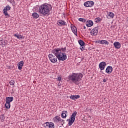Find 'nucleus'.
<instances>
[{"instance_id":"1","label":"nucleus","mask_w":128,"mask_h":128,"mask_svg":"<svg viewBox=\"0 0 128 128\" xmlns=\"http://www.w3.org/2000/svg\"><path fill=\"white\" fill-rule=\"evenodd\" d=\"M66 47L64 48H57L52 50V54H54L58 56V60H66L68 57L66 54ZM62 50L63 52H62Z\"/></svg>"},{"instance_id":"2","label":"nucleus","mask_w":128,"mask_h":128,"mask_svg":"<svg viewBox=\"0 0 128 128\" xmlns=\"http://www.w3.org/2000/svg\"><path fill=\"white\" fill-rule=\"evenodd\" d=\"M52 8V5L46 3L39 6L38 12L42 16H48Z\"/></svg>"},{"instance_id":"3","label":"nucleus","mask_w":128,"mask_h":128,"mask_svg":"<svg viewBox=\"0 0 128 128\" xmlns=\"http://www.w3.org/2000/svg\"><path fill=\"white\" fill-rule=\"evenodd\" d=\"M83 75L82 73H72V74H70L68 76L69 80H70L75 84H78V82H80L82 78Z\"/></svg>"},{"instance_id":"4","label":"nucleus","mask_w":128,"mask_h":128,"mask_svg":"<svg viewBox=\"0 0 128 128\" xmlns=\"http://www.w3.org/2000/svg\"><path fill=\"white\" fill-rule=\"evenodd\" d=\"M78 114V112L76 111L74 112L72 116H70V118L66 120L67 122H68V124L70 126L74 122V120H76V114Z\"/></svg>"},{"instance_id":"5","label":"nucleus","mask_w":128,"mask_h":128,"mask_svg":"<svg viewBox=\"0 0 128 128\" xmlns=\"http://www.w3.org/2000/svg\"><path fill=\"white\" fill-rule=\"evenodd\" d=\"M53 54H54V56L52 55V54H49L48 58L51 62L56 64V62H58V56H56V54L54 53Z\"/></svg>"},{"instance_id":"6","label":"nucleus","mask_w":128,"mask_h":128,"mask_svg":"<svg viewBox=\"0 0 128 128\" xmlns=\"http://www.w3.org/2000/svg\"><path fill=\"white\" fill-rule=\"evenodd\" d=\"M44 126L46 128H54V124L52 122H46Z\"/></svg>"},{"instance_id":"7","label":"nucleus","mask_w":128,"mask_h":128,"mask_svg":"<svg viewBox=\"0 0 128 128\" xmlns=\"http://www.w3.org/2000/svg\"><path fill=\"white\" fill-rule=\"evenodd\" d=\"M94 2L92 1H87L84 3V6L86 8L94 6Z\"/></svg>"},{"instance_id":"8","label":"nucleus","mask_w":128,"mask_h":128,"mask_svg":"<svg viewBox=\"0 0 128 128\" xmlns=\"http://www.w3.org/2000/svg\"><path fill=\"white\" fill-rule=\"evenodd\" d=\"M57 24H58V26H68V24H66V22H64V20H60L57 22Z\"/></svg>"},{"instance_id":"9","label":"nucleus","mask_w":128,"mask_h":128,"mask_svg":"<svg viewBox=\"0 0 128 128\" xmlns=\"http://www.w3.org/2000/svg\"><path fill=\"white\" fill-rule=\"evenodd\" d=\"M98 32V27H95L90 31L92 36H94V34L96 36Z\"/></svg>"},{"instance_id":"10","label":"nucleus","mask_w":128,"mask_h":128,"mask_svg":"<svg viewBox=\"0 0 128 128\" xmlns=\"http://www.w3.org/2000/svg\"><path fill=\"white\" fill-rule=\"evenodd\" d=\"M106 62H101L99 64V68L101 70H104V68H106Z\"/></svg>"},{"instance_id":"11","label":"nucleus","mask_w":128,"mask_h":128,"mask_svg":"<svg viewBox=\"0 0 128 128\" xmlns=\"http://www.w3.org/2000/svg\"><path fill=\"white\" fill-rule=\"evenodd\" d=\"M24 60L18 62V69H19L20 70H22V66H24Z\"/></svg>"},{"instance_id":"12","label":"nucleus","mask_w":128,"mask_h":128,"mask_svg":"<svg viewBox=\"0 0 128 128\" xmlns=\"http://www.w3.org/2000/svg\"><path fill=\"white\" fill-rule=\"evenodd\" d=\"M71 29L72 32H74V34H75V36H78V30L76 29V26H71Z\"/></svg>"},{"instance_id":"13","label":"nucleus","mask_w":128,"mask_h":128,"mask_svg":"<svg viewBox=\"0 0 128 128\" xmlns=\"http://www.w3.org/2000/svg\"><path fill=\"white\" fill-rule=\"evenodd\" d=\"M112 66H108L106 70V72L107 74H112Z\"/></svg>"},{"instance_id":"14","label":"nucleus","mask_w":128,"mask_h":128,"mask_svg":"<svg viewBox=\"0 0 128 128\" xmlns=\"http://www.w3.org/2000/svg\"><path fill=\"white\" fill-rule=\"evenodd\" d=\"M86 26L90 28V26H94V22L91 20H88L86 22Z\"/></svg>"},{"instance_id":"15","label":"nucleus","mask_w":128,"mask_h":128,"mask_svg":"<svg viewBox=\"0 0 128 128\" xmlns=\"http://www.w3.org/2000/svg\"><path fill=\"white\" fill-rule=\"evenodd\" d=\"M12 100H14V97L12 96L6 97V102H8L9 104H10Z\"/></svg>"},{"instance_id":"16","label":"nucleus","mask_w":128,"mask_h":128,"mask_svg":"<svg viewBox=\"0 0 128 128\" xmlns=\"http://www.w3.org/2000/svg\"><path fill=\"white\" fill-rule=\"evenodd\" d=\"M114 46L118 50V48H120V42H116L114 43Z\"/></svg>"},{"instance_id":"17","label":"nucleus","mask_w":128,"mask_h":128,"mask_svg":"<svg viewBox=\"0 0 128 128\" xmlns=\"http://www.w3.org/2000/svg\"><path fill=\"white\" fill-rule=\"evenodd\" d=\"M96 42H98V44H108V42L106 40H98Z\"/></svg>"},{"instance_id":"18","label":"nucleus","mask_w":128,"mask_h":128,"mask_svg":"<svg viewBox=\"0 0 128 128\" xmlns=\"http://www.w3.org/2000/svg\"><path fill=\"white\" fill-rule=\"evenodd\" d=\"M53 120H54V122H56V124H58L60 122V117L56 116L53 118Z\"/></svg>"},{"instance_id":"19","label":"nucleus","mask_w":128,"mask_h":128,"mask_svg":"<svg viewBox=\"0 0 128 128\" xmlns=\"http://www.w3.org/2000/svg\"><path fill=\"white\" fill-rule=\"evenodd\" d=\"M114 14L112 13V12H110L108 16H106L107 18H114Z\"/></svg>"},{"instance_id":"20","label":"nucleus","mask_w":128,"mask_h":128,"mask_svg":"<svg viewBox=\"0 0 128 128\" xmlns=\"http://www.w3.org/2000/svg\"><path fill=\"white\" fill-rule=\"evenodd\" d=\"M2 12L6 18H10V15L8 13V11H6V10H3Z\"/></svg>"},{"instance_id":"21","label":"nucleus","mask_w":128,"mask_h":128,"mask_svg":"<svg viewBox=\"0 0 128 128\" xmlns=\"http://www.w3.org/2000/svg\"><path fill=\"white\" fill-rule=\"evenodd\" d=\"M32 16L34 18H40V14L37 12H34L32 14Z\"/></svg>"},{"instance_id":"22","label":"nucleus","mask_w":128,"mask_h":128,"mask_svg":"<svg viewBox=\"0 0 128 128\" xmlns=\"http://www.w3.org/2000/svg\"><path fill=\"white\" fill-rule=\"evenodd\" d=\"M68 112L67 111H64L62 114H61V116L62 118H66V114H67Z\"/></svg>"},{"instance_id":"23","label":"nucleus","mask_w":128,"mask_h":128,"mask_svg":"<svg viewBox=\"0 0 128 128\" xmlns=\"http://www.w3.org/2000/svg\"><path fill=\"white\" fill-rule=\"evenodd\" d=\"M14 36H16L18 40H22V38H24V37H22V35H20L18 34H14Z\"/></svg>"},{"instance_id":"24","label":"nucleus","mask_w":128,"mask_h":128,"mask_svg":"<svg viewBox=\"0 0 128 128\" xmlns=\"http://www.w3.org/2000/svg\"><path fill=\"white\" fill-rule=\"evenodd\" d=\"M78 44L81 46H84L86 44V43L82 40H79Z\"/></svg>"},{"instance_id":"25","label":"nucleus","mask_w":128,"mask_h":128,"mask_svg":"<svg viewBox=\"0 0 128 128\" xmlns=\"http://www.w3.org/2000/svg\"><path fill=\"white\" fill-rule=\"evenodd\" d=\"M10 8H12L10 6L8 5L4 7L3 10H5L6 12H8V10H10Z\"/></svg>"},{"instance_id":"26","label":"nucleus","mask_w":128,"mask_h":128,"mask_svg":"<svg viewBox=\"0 0 128 128\" xmlns=\"http://www.w3.org/2000/svg\"><path fill=\"white\" fill-rule=\"evenodd\" d=\"M5 106L6 108H10V103H8V102H6L5 104Z\"/></svg>"},{"instance_id":"27","label":"nucleus","mask_w":128,"mask_h":128,"mask_svg":"<svg viewBox=\"0 0 128 128\" xmlns=\"http://www.w3.org/2000/svg\"><path fill=\"white\" fill-rule=\"evenodd\" d=\"M78 20L80 22H86V19H84V18H80L78 19Z\"/></svg>"},{"instance_id":"28","label":"nucleus","mask_w":128,"mask_h":128,"mask_svg":"<svg viewBox=\"0 0 128 128\" xmlns=\"http://www.w3.org/2000/svg\"><path fill=\"white\" fill-rule=\"evenodd\" d=\"M10 86H14V80H11L10 82Z\"/></svg>"},{"instance_id":"29","label":"nucleus","mask_w":128,"mask_h":128,"mask_svg":"<svg viewBox=\"0 0 128 128\" xmlns=\"http://www.w3.org/2000/svg\"><path fill=\"white\" fill-rule=\"evenodd\" d=\"M4 118H6L4 117V115L0 116V120H4Z\"/></svg>"},{"instance_id":"30","label":"nucleus","mask_w":128,"mask_h":128,"mask_svg":"<svg viewBox=\"0 0 128 128\" xmlns=\"http://www.w3.org/2000/svg\"><path fill=\"white\" fill-rule=\"evenodd\" d=\"M100 18H95L96 22H100Z\"/></svg>"},{"instance_id":"31","label":"nucleus","mask_w":128,"mask_h":128,"mask_svg":"<svg viewBox=\"0 0 128 128\" xmlns=\"http://www.w3.org/2000/svg\"><path fill=\"white\" fill-rule=\"evenodd\" d=\"M75 100H78V98H80V95H74Z\"/></svg>"},{"instance_id":"32","label":"nucleus","mask_w":128,"mask_h":128,"mask_svg":"<svg viewBox=\"0 0 128 128\" xmlns=\"http://www.w3.org/2000/svg\"><path fill=\"white\" fill-rule=\"evenodd\" d=\"M70 98L71 100H75L74 95H72V96H70Z\"/></svg>"},{"instance_id":"33","label":"nucleus","mask_w":128,"mask_h":128,"mask_svg":"<svg viewBox=\"0 0 128 128\" xmlns=\"http://www.w3.org/2000/svg\"><path fill=\"white\" fill-rule=\"evenodd\" d=\"M60 122H62V126H64V120H62V119H60Z\"/></svg>"},{"instance_id":"34","label":"nucleus","mask_w":128,"mask_h":128,"mask_svg":"<svg viewBox=\"0 0 128 128\" xmlns=\"http://www.w3.org/2000/svg\"><path fill=\"white\" fill-rule=\"evenodd\" d=\"M84 48H85L84 46H81L80 50H84Z\"/></svg>"},{"instance_id":"35","label":"nucleus","mask_w":128,"mask_h":128,"mask_svg":"<svg viewBox=\"0 0 128 128\" xmlns=\"http://www.w3.org/2000/svg\"><path fill=\"white\" fill-rule=\"evenodd\" d=\"M58 80L59 82H60V80H62V77L61 76H58Z\"/></svg>"},{"instance_id":"36","label":"nucleus","mask_w":128,"mask_h":128,"mask_svg":"<svg viewBox=\"0 0 128 128\" xmlns=\"http://www.w3.org/2000/svg\"><path fill=\"white\" fill-rule=\"evenodd\" d=\"M104 82H106V79L103 80Z\"/></svg>"},{"instance_id":"37","label":"nucleus","mask_w":128,"mask_h":128,"mask_svg":"<svg viewBox=\"0 0 128 128\" xmlns=\"http://www.w3.org/2000/svg\"><path fill=\"white\" fill-rule=\"evenodd\" d=\"M86 26H84V30H86Z\"/></svg>"},{"instance_id":"38","label":"nucleus","mask_w":128,"mask_h":128,"mask_svg":"<svg viewBox=\"0 0 128 128\" xmlns=\"http://www.w3.org/2000/svg\"><path fill=\"white\" fill-rule=\"evenodd\" d=\"M12 0H10V2L11 4H12Z\"/></svg>"},{"instance_id":"39","label":"nucleus","mask_w":128,"mask_h":128,"mask_svg":"<svg viewBox=\"0 0 128 128\" xmlns=\"http://www.w3.org/2000/svg\"><path fill=\"white\" fill-rule=\"evenodd\" d=\"M20 0H16L17 2H20Z\"/></svg>"},{"instance_id":"40","label":"nucleus","mask_w":128,"mask_h":128,"mask_svg":"<svg viewBox=\"0 0 128 128\" xmlns=\"http://www.w3.org/2000/svg\"><path fill=\"white\" fill-rule=\"evenodd\" d=\"M58 86H60V84H58Z\"/></svg>"}]
</instances>
